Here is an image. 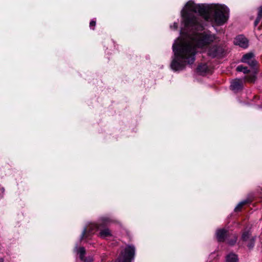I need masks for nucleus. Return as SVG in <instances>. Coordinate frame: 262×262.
<instances>
[{
  "label": "nucleus",
  "mask_w": 262,
  "mask_h": 262,
  "mask_svg": "<svg viewBox=\"0 0 262 262\" xmlns=\"http://www.w3.org/2000/svg\"><path fill=\"white\" fill-rule=\"evenodd\" d=\"M198 13L207 21L222 26L229 18V9L219 4H196L189 1L181 11L184 28L181 30V38H178L172 46L174 58L170 66L175 71L182 70L186 64H191L195 60L196 48L207 47L216 39L215 34L210 31L197 33L203 25Z\"/></svg>",
  "instance_id": "f257e3e1"
},
{
  "label": "nucleus",
  "mask_w": 262,
  "mask_h": 262,
  "mask_svg": "<svg viewBox=\"0 0 262 262\" xmlns=\"http://www.w3.org/2000/svg\"><path fill=\"white\" fill-rule=\"evenodd\" d=\"M101 222V223H99V225L96 224H90L89 225V228H84L81 236V239L83 238L88 237L90 235L93 234L97 230H100L99 236L102 238H104L107 237L111 236L112 235L111 232L108 229H102L104 225H107L108 223V219L105 217L103 218Z\"/></svg>",
  "instance_id": "f03ea898"
},
{
  "label": "nucleus",
  "mask_w": 262,
  "mask_h": 262,
  "mask_svg": "<svg viewBox=\"0 0 262 262\" xmlns=\"http://www.w3.org/2000/svg\"><path fill=\"white\" fill-rule=\"evenodd\" d=\"M135 248L133 246H127L123 250L115 262H131L134 259Z\"/></svg>",
  "instance_id": "7ed1b4c3"
},
{
  "label": "nucleus",
  "mask_w": 262,
  "mask_h": 262,
  "mask_svg": "<svg viewBox=\"0 0 262 262\" xmlns=\"http://www.w3.org/2000/svg\"><path fill=\"white\" fill-rule=\"evenodd\" d=\"M241 61L248 64L251 67H254L256 64V61L254 58V54L252 53L245 54L243 56Z\"/></svg>",
  "instance_id": "20e7f679"
},
{
  "label": "nucleus",
  "mask_w": 262,
  "mask_h": 262,
  "mask_svg": "<svg viewBox=\"0 0 262 262\" xmlns=\"http://www.w3.org/2000/svg\"><path fill=\"white\" fill-rule=\"evenodd\" d=\"M234 43L235 45H238L243 48H246L248 46V41L247 39L242 35L236 36L234 40Z\"/></svg>",
  "instance_id": "39448f33"
},
{
  "label": "nucleus",
  "mask_w": 262,
  "mask_h": 262,
  "mask_svg": "<svg viewBox=\"0 0 262 262\" xmlns=\"http://www.w3.org/2000/svg\"><path fill=\"white\" fill-rule=\"evenodd\" d=\"M224 49L221 47L215 46L210 49L209 51V55L212 57H221L223 56Z\"/></svg>",
  "instance_id": "423d86ee"
},
{
  "label": "nucleus",
  "mask_w": 262,
  "mask_h": 262,
  "mask_svg": "<svg viewBox=\"0 0 262 262\" xmlns=\"http://www.w3.org/2000/svg\"><path fill=\"white\" fill-rule=\"evenodd\" d=\"M76 248L77 249V253L79 254L80 259L83 262H92L93 261V258L91 256L84 257L85 250L83 247H80L78 249L76 247Z\"/></svg>",
  "instance_id": "0eeeda50"
},
{
  "label": "nucleus",
  "mask_w": 262,
  "mask_h": 262,
  "mask_svg": "<svg viewBox=\"0 0 262 262\" xmlns=\"http://www.w3.org/2000/svg\"><path fill=\"white\" fill-rule=\"evenodd\" d=\"M243 80L241 79H236L231 82L230 88L234 91H238L243 88Z\"/></svg>",
  "instance_id": "6e6552de"
},
{
  "label": "nucleus",
  "mask_w": 262,
  "mask_h": 262,
  "mask_svg": "<svg viewBox=\"0 0 262 262\" xmlns=\"http://www.w3.org/2000/svg\"><path fill=\"white\" fill-rule=\"evenodd\" d=\"M227 235V232L225 229H219L216 231V236L219 242H223Z\"/></svg>",
  "instance_id": "1a4fd4ad"
},
{
  "label": "nucleus",
  "mask_w": 262,
  "mask_h": 262,
  "mask_svg": "<svg viewBox=\"0 0 262 262\" xmlns=\"http://www.w3.org/2000/svg\"><path fill=\"white\" fill-rule=\"evenodd\" d=\"M226 262H238V258L236 254L231 253L226 256Z\"/></svg>",
  "instance_id": "9d476101"
},
{
  "label": "nucleus",
  "mask_w": 262,
  "mask_h": 262,
  "mask_svg": "<svg viewBox=\"0 0 262 262\" xmlns=\"http://www.w3.org/2000/svg\"><path fill=\"white\" fill-rule=\"evenodd\" d=\"M255 241V237H252L249 239L248 243L247 244V247L249 249H252L254 246Z\"/></svg>",
  "instance_id": "9b49d317"
},
{
  "label": "nucleus",
  "mask_w": 262,
  "mask_h": 262,
  "mask_svg": "<svg viewBox=\"0 0 262 262\" xmlns=\"http://www.w3.org/2000/svg\"><path fill=\"white\" fill-rule=\"evenodd\" d=\"M250 235H251V233H250V232L249 231H245L243 232V233L242 234V238L244 241H248V240L250 238Z\"/></svg>",
  "instance_id": "f8f14e48"
},
{
  "label": "nucleus",
  "mask_w": 262,
  "mask_h": 262,
  "mask_svg": "<svg viewBox=\"0 0 262 262\" xmlns=\"http://www.w3.org/2000/svg\"><path fill=\"white\" fill-rule=\"evenodd\" d=\"M236 70L238 72H242L245 74L248 73L249 72V70H248V68L246 67H244L243 66H238Z\"/></svg>",
  "instance_id": "ddd939ff"
},
{
  "label": "nucleus",
  "mask_w": 262,
  "mask_h": 262,
  "mask_svg": "<svg viewBox=\"0 0 262 262\" xmlns=\"http://www.w3.org/2000/svg\"><path fill=\"white\" fill-rule=\"evenodd\" d=\"M244 79L249 82L254 81L255 79V75L254 74H250L248 76H245Z\"/></svg>",
  "instance_id": "4468645a"
},
{
  "label": "nucleus",
  "mask_w": 262,
  "mask_h": 262,
  "mask_svg": "<svg viewBox=\"0 0 262 262\" xmlns=\"http://www.w3.org/2000/svg\"><path fill=\"white\" fill-rule=\"evenodd\" d=\"M246 201H243L240 202L237 206L235 208V211H238L241 210V209L242 208L244 205H245L246 203Z\"/></svg>",
  "instance_id": "2eb2a0df"
},
{
  "label": "nucleus",
  "mask_w": 262,
  "mask_h": 262,
  "mask_svg": "<svg viewBox=\"0 0 262 262\" xmlns=\"http://www.w3.org/2000/svg\"><path fill=\"white\" fill-rule=\"evenodd\" d=\"M257 17L260 18H262V7L258 8Z\"/></svg>",
  "instance_id": "dca6fc26"
},
{
  "label": "nucleus",
  "mask_w": 262,
  "mask_h": 262,
  "mask_svg": "<svg viewBox=\"0 0 262 262\" xmlns=\"http://www.w3.org/2000/svg\"><path fill=\"white\" fill-rule=\"evenodd\" d=\"M202 69L203 71H205L206 70V66L205 64L199 66L198 68V70L200 71H201Z\"/></svg>",
  "instance_id": "f3484780"
},
{
  "label": "nucleus",
  "mask_w": 262,
  "mask_h": 262,
  "mask_svg": "<svg viewBox=\"0 0 262 262\" xmlns=\"http://www.w3.org/2000/svg\"><path fill=\"white\" fill-rule=\"evenodd\" d=\"M237 238V236H235L234 237V239L229 242V244L231 245H234L236 242Z\"/></svg>",
  "instance_id": "a211bd4d"
},
{
  "label": "nucleus",
  "mask_w": 262,
  "mask_h": 262,
  "mask_svg": "<svg viewBox=\"0 0 262 262\" xmlns=\"http://www.w3.org/2000/svg\"><path fill=\"white\" fill-rule=\"evenodd\" d=\"M96 25V21L95 20H91L90 23V27L92 28V27H94Z\"/></svg>",
  "instance_id": "6ab92c4d"
},
{
  "label": "nucleus",
  "mask_w": 262,
  "mask_h": 262,
  "mask_svg": "<svg viewBox=\"0 0 262 262\" xmlns=\"http://www.w3.org/2000/svg\"><path fill=\"white\" fill-rule=\"evenodd\" d=\"M170 28L173 29H177L178 28V24L177 23H174L173 26H170Z\"/></svg>",
  "instance_id": "aec40b11"
},
{
  "label": "nucleus",
  "mask_w": 262,
  "mask_h": 262,
  "mask_svg": "<svg viewBox=\"0 0 262 262\" xmlns=\"http://www.w3.org/2000/svg\"><path fill=\"white\" fill-rule=\"evenodd\" d=\"M261 19V18H258L257 17L256 20H255V22H254V25L255 26H256L257 25V24L259 23L260 20Z\"/></svg>",
  "instance_id": "412c9836"
},
{
  "label": "nucleus",
  "mask_w": 262,
  "mask_h": 262,
  "mask_svg": "<svg viewBox=\"0 0 262 262\" xmlns=\"http://www.w3.org/2000/svg\"><path fill=\"white\" fill-rule=\"evenodd\" d=\"M4 192V188H2V187H0V194H3Z\"/></svg>",
  "instance_id": "4be33fe9"
},
{
  "label": "nucleus",
  "mask_w": 262,
  "mask_h": 262,
  "mask_svg": "<svg viewBox=\"0 0 262 262\" xmlns=\"http://www.w3.org/2000/svg\"><path fill=\"white\" fill-rule=\"evenodd\" d=\"M0 262H4L3 259H2V258L0 259Z\"/></svg>",
  "instance_id": "5701e85b"
}]
</instances>
